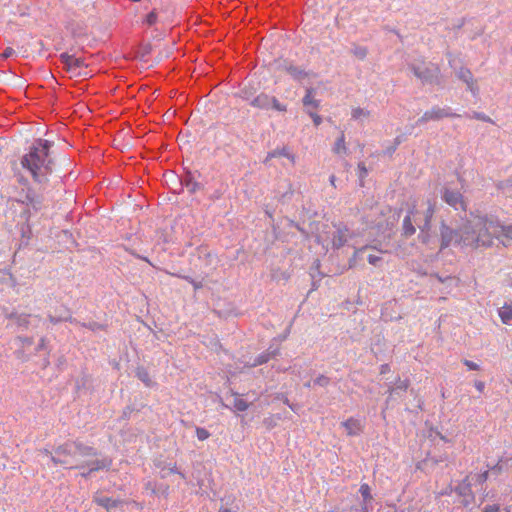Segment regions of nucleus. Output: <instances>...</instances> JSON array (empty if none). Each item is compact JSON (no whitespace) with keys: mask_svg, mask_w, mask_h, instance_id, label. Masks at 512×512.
I'll return each mask as SVG.
<instances>
[{"mask_svg":"<svg viewBox=\"0 0 512 512\" xmlns=\"http://www.w3.org/2000/svg\"><path fill=\"white\" fill-rule=\"evenodd\" d=\"M284 70L296 80H302L309 76V73L305 72L303 69L295 67L292 64H286L284 66Z\"/></svg>","mask_w":512,"mask_h":512,"instance_id":"a211bd4d","label":"nucleus"},{"mask_svg":"<svg viewBox=\"0 0 512 512\" xmlns=\"http://www.w3.org/2000/svg\"><path fill=\"white\" fill-rule=\"evenodd\" d=\"M358 170L360 172V175H359L360 178H364L367 175V169H366L364 163H359L358 164Z\"/></svg>","mask_w":512,"mask_h":512,"instance_id":"ea45409f","label":"nucleus"},{"mask_svg":"<svg viewBox=\"0 0 512 512\" xmlns=\"http://www.w3.org/2000/svg\"><path fill=\"white\" fill-rule=\"evenodd\" d=\"M498 240L504 245L512 244V224L504 225L499 223Z\"/></svg>","mask_w":512,"mask_h":512,"instance_id":"ddd939ff","label":"nucleus"},{"mask_svg":"<svg viewBox=\"0 0 512 512\" xmlns=\"http://www.w3.org/2000/svg\"><path fill=\"white\" fill-rule=\"evenodd\" d=\"M389 370V366L387 364L381 366V373H386Z\"/></svg>","mask_w":512,"mask_h":512,"instance_id":"49530a36","label":"nucleus"},{"mask_svg":"<svg viewBox=\"0 0 512 512\" xmlns=\"http://www.w3.org/2000/svg\"><path fill=\"white\" fill-rule=\"evenodd\" d=\"M329 181H330V184L333 186V187H336L335 185V181H336V177L335 175H331L330 178H329Z\"/></svg>","mask_w":512,"mask_h":512,"instance_id":"a18cd8bd","label":"nucleus"},{"mask_svg":"<svg viewBox=\"0 0 512 512\" xmlns=\"http://www.w3.org/2000/svg\"><path fill=\"white\" fill-rule=\"evenodd\" d=\"M435 212V204L432 201H428V207L426 211V217H425V228H428L430 226L431 219Z\"/></svg>","mask_w":512,"mask_h":512,"instance_id":"5701e85b","label":"nucleus"},{"mask_svg":"<svg viewBox=\"0 0 512 512\" xmlns=\"http://www.w3.org/2000/svg\"><path fill=\"white\" fill-rule=\"evenodd\" d=\"M475 228L477 238L475 241L476 248H490L494 239H498L499 222L488 219L487 217H475ZM474 243V241H472Z\"/></svg>","mask_w":512,"mask_h":512,"instance_id":"7ed1b4c3","label":"nucleus"},{"mask_svg":"<svg viewBox=\"0 0 512 512\" xmlns=\"http://www.w3.org/2000/svg\"><path fill=\"white\" fill-rule=\"evenodd\" d=\"M315 383L320 386H325L329 383V379L324 375H320L315 379Z\"/></svg>","mask_w":512,"mask_h":512,"instance_id":"f704fd0d","label":"nucleus"},{"mask_svg":"<svg viewBox=\"0 0 512 512\" xmlns=\"http://www.w3.org/2000/svg\"><path fill=\"white\" fill-rule=\"evenodd\" d=\"M276 352L277 351H274L273 353H264V354L260 355L254 362L253 366H257V365L266 363L271 357L276 355Z\"/></svg>","mask_w":512,"mask_h":512,"instance_id":"bb28decb","label":"nucleus"},{"mask_svg":"<svg viewBox=\"0 0 512 512\" xmlns=\"http://www.w3.org/2000/svg\"><path fill=\"white\" fill-rule=\"evenodd\" d=\"M14 54V50L11 47H7L4 52L1 54V57L7 59Z\"/></svg>","mask_w":512,"mask_h":512,"instance_id":"58836bf2","label":"nucleus"},{"mask_svg":"<svg viewBox=\"0 0 512 512\" xmlns=\"http://www.w3.org/2000/svg\"><path fill=\"white\" fill-rule=\"evenodd\" d=\"M303 104L306 107H312L314 109H317L319 107L318 101L314 98V90L313 89H307L306 95L303 98Z\"/></svg>","mask_w":512,"mask_h":512,"instance_id":"6ab92c4d","label":"nucleus"},{"mask_svg":"<svg viewBox=\"0 0 512 512\" xmlns=\"http://www.w3.org/2000/svg\"><path fill=\"white\" fill-rule=\"evenodd\" d=\"M251 105L260 109H269L271 105L270 96L267 94H259L252 101Z\"/></svg>","mask_w":512,"mask_h":512,"instance_id":"f3484780","label":"nucleus"},{"mask_svg":"<svg viewBox=\"0 0 512 512\" xmlns=\"http://www.w3.org/2000/svg\"><path fill=\"white\" fill-rule=\"evenodd\" d=\"M482 477L484 478V480H486L488 477V472L483 473Z\"/></svg>","mask_w":512,"mask_h":512,"instance_id":"09e8293b","label":"nucleus"},{"mask_svg":"<svg viewBox=\"0 0 512 512\" xmlns=\"http://www.w3.org/2000/svg\"><path fill=\"white\" fill-rule=\"evenodd\" d=\"M456 114L449 111V109L434 107L426 111L419 119V122H428L430 120H439L445 117H455Z\"/></svg>","mask_w":512,"mask_h":512,"instance_id":"1a4fd4ad","label":"nucleus"},{"mask_svg":"<svg viewBox=\"0 0 512 512\" xmlns=\"http://www.w3.org/2000/svg\"><path fill=\"white\" fill-rule=\"evenodd\" d=\"M167 473L178 474V475H180L181 478L185 479V474H183V473L178 471L177 465L175 463L174 464H170L168 466Z\"/></svg>","mask_w":512,"mask_h":512,"instance_id":"473e14b6","label":"nucleus"},{"mask_svg":"<svg viewBox=\"0 0 512 512\" xmlns=\"http://www.w3.org/2000/svg\"><path fill=\"white\" fill-rule=\"evenodd\" d=\"M190 284H192L194 290H199L203 287V284L200 281L190 280Z\"/></svg>","mask_w":512,"mask_h":512,"instance_id":"c03bdc74","label":"nucleus"},{"mask_svg":"<svg viewBox=\"0 0 512 512\" xmlns=\"http://www.w3.org/2000/svg\"><path fill=\"white\" fill-rule=\"evenodd\" d=\"M409 387L408 380H402L400 378L397 379L395 385L389 389L390 395L393 394L396 390L406 391Z\"/></svg>","mask_w":512,"mask_h":512,"instance_id":"412c9836","label":"nucleus"},{"mask_svg":"<svg viewBox=\"0 0 512 512\" xmlns=\"http://www.w3.org/2000/svg\"><path fill=\"white\" fill-rule=\"evenodd\" d=\"M137 376L139 377L140 380H142L147 386H149L151 384V379L149 377V373L147 372V370L141 368V369H138L137 371Z\"/></svg>","mask_w":512,"mask_h":512,"instance_id":"cd10ccee","label":"nucleus"},{"mask_svg":"<svg viewBox=\"0 0 512 512\" xmlns=\"http://www.w3.org/2000/svg\"><path fill=\"white\" fill-rule=\"evenodd\" d=\"M359 492L362 495L365 502H369L372 500L371 489L367 483L361 484Z\"/></svg>","mask_w":512,"mask_h":512,"instance_id":"b1692460","label":"nucleus"},{"mask_svg":"<svg viewBox=\"0 0 512 512\" xmlns=\"http://www.w3.org/2000/svg\"><path fill=\"white\" fill-rule=\"evenodd\" d=\"M22 202L37 211L42 207V196L32 188H28Z\"/></svg>","mask_w":512,"mask_h":512,"instance_id":"9b49d317","label":"nucleus"},{"mask_svg":"<svg viewBox=\"0 0 512 512\" xmlns=\"http://www.w3.org/2000/svg\"><path fill=\"white\" fill-rule=\"evenodd\" d=\"M415 214V205L412 207V209L409 210L408 214L403 219L402 229H403V235L405 237L412 236L416 229L414 225L412 224V216Z\"/></svg>","mask_w":512,"mask_h":512,"instance_id":"4468645a","label":"nucleus"},{"mask_svg":"<svg viewBox=\"0 0 512 512\" xmlns=\"http://www.w3.org/2000/svg\"><path fill=\"white\" fill-rule=\"evenodd\" d=\"M62 63L64 64L67 71L71 72L75 76L86 75L81 70L86 68L83 59L77 58L73 55L63 53L60 56Z\"/></svg>","mask_w":512,"mask_h":512,"instance_id":"423d86ee","label":"nucleus"},{"mask_svg":"<svg viewBox=\"0 0 512 512\" xmlns=\"http://www.w3.org/2000/svg\"><path fill=\"white\" fill-rule=\"evenodd\" d=\"M369 248H371V249H375V250L380 251V252H383L381 249H379V248H378L377 246H375V245H373V246L366 245V246H363V247H361V248L356 249V250H355V252H354V255H353V256H354V257H357L360 253L364 252L365 250H367V249H369Z\"/></svg>","mask_w":512,"mask_h":512,"instance_id":"7c9ffc66","label":"nucleus"},{"mask_svg":"<svg viewBox=\"0 0 512 512\" xmlns=\"http://www.w3.org/2000/svg\"><path fill=\"white\" fill-rule=\"evenodd\" d=\"M351 115H352L353 119L357 120V119H360L362 117H364V118L369 117L370 112L368 110L363 109V108L356 107V108L352 109Z\"/></svg>","mask_w":512,"mask_h":512,"instance_id":"393cba45","label":"nucleus"},{"mask_svg":"<svg viewBox=\"0 0 512 512\" xmlns=\"http://www.w3.org/2000/svg\"><path fill=\"white\" fill-rule=\"evenodd\" d=\"M477 234L478 232H476L474 217L463 225V235L462 238H459L458 242L461 243L462 248L467 247L477 250L478 248H476V244L472 243V241H476Z\"/></svg>","mask_w":512,"mask_h":512,"instance_id":"39448f33","label":"nucleus"},{"mask_svg":"<svg viewBox=\"0 0 512 512\" xmlns=\"http://www.w3.org/2000/svg\"><path fill=\"white\" fill-rule=\"evenodd\" d=\"M233 406L237 411L243 412L249 408V404L239 396H236L233 401Z\"/></svg>","mask_w":512,"mask_h":512,"instance_id":"4be33fe9","label":"nucleus"},{"mask_svg":"<svg viewBox=\"0 0 512 512\" xmlns=\"http://www.w3.org/2000/svg\"><path fill=\"white\" fill-rule=\"evenodd\" d=\"M50 146V141L39 139L21 159L22 167L27 169L37 182H42L52 172L53 162L49 158Z\"/></svg>","mask_w":512,"mask_h":512,"instance_id":"f03ea898","label":"nucleus"},{"mask_svg":"<svg viewBox=\"0 0 512 512\" xmlns=\"http://www.w3.org/2000/svg\"><path fill=\"white\" fill-rule=\"evenodd\" d=\"M463 364L469 369V370H479L480 367L477 363L473 362V361H470V360H467V359H464L463 360Z\"/></svg>","mask_w":512,"mask_h":512,"instance_id":"72a5a7b5","label":"nucleus"},{"mask_svg":"<svg viewBox=\"0 0 512 512\" xmlns=\"http://www.w3.org/2000/svg\"><path fill=\"white\" fill-rule=\"evenodd\" d=\"M474 386H475V388H476L479 392H483V391H484V388H485V384H484V382H482V381H475Z\"/></svg>","mask_w":512,"mask_h":512,"instance_id":"37998d69","label":"nucleus"},{"mask_svg":"<svg viewBox=\"0 0 512 512\" xmlns=\"http://www.w3.org/2000/svg\"><path fill=\"white\" fill-rule=\"evenodd\" d=\"M463 235V226L459 229H452L445 223H442L440 226V237H441V245L440 249H445L450 245H455L461 247V243L458 242L459 238H462Z\"/></svg>","mask_w":512,"mask_h":512,"instance_id":"20e7f679","label":"nucleus"},{"mask_svg":"<svg viewBox=\"0 0 512 512\" xmlns=\"http://www.w3.org/2000/svg\"><path fill=\"white\" fill-rule=\"evenodd\" d=\"M475 117L479 120H482V121H486V122H492L491 118L484 115V114H481V113H476L475 114Z\"/></svg>","mask_w":512,"mask_h":512,"instance_id":"a19ab883","label":"nucleus"},{"mask_svg":"<svg viewBox=\"0 0 512 512\" xmlns=\"http://www.w3.org/2000/svg\"><path fill=\"white\" fill-rule=\"evenodd\" d=\"M500 511V507L499 505H496V504H493V505H487L484 509H483V512H499Z\"/></svg>","mask_w":512,"mask_h":512,"instance_id":"c9c22d12","label":"nucleus"},{"mask_svg":"<svg viewBox=\"0 0 512 512\" xmlns=\"http://www.w3.org/2000/svg\"><path fill=\"white\" fill-rule=\"evenodd\" d=\"M458 77L467 84L468 89L472 93L477 92V87L475 86V80L473 75L469 69L461 68L458 72Z\"/></svg>","mask_w":512,"mask_h":512,"instance_id":"2eb2a0df","label":"nucleus"},{"mask_svg":"<svg viewBox=\"0 0 512 512\" xmlns=\"http://www.w3.org/2000/svg\"><path fill=\"white\" fill-rule=\"evenodd\" d=\"M348 436L360 435L364 430V423L360 419L350 417L341 423Z\"/></svg>","mask_w":512,"mask_h":512,"instance_id":"9d476101","label":"nucleus"},{"mask_svg":"<svg viewBox=\"0 0 512 512\" xmlns=\"http://www.w3.org/2000/svg\"><path fill=\"white\" fill-rule=\"evenodd\" d=\"M367 260H368L369 264H371L373 266H377L381 261V257L374 255V254H369L367 257Z\"/></svg>","mask_w":512,"mask_h":512,"instance_id":"2f4dec72","label":"nucleus"},{"mask_svg":"<svg viewBox=\"0 0 512 512\" xmlns=\"http://www.w3.org/2000/svg\"><path fill=\"white\" fill-rule=\"evenodd\" d=\"M196 436L200 441H204L210 437V433L205 428L197 427L196 428Z\"/></svg>","mask_w":512,"mask_h":512,"instance_id":"c85d7f7f","label":"nucleus"},{"mask_svg":"<svg viewBox=\"0 0 512 512\" xmlns=\"http://www.w3.org/2000/svg\"><path fill=\"white\" fill-rule=\"evenodd\" d=\"M309 115L311 116V118L313 119V122L316 126L320 125L321 122H322V118L320 115L316 114V113H313V112H309Z\"/></svg>","mask_w":512,"mask_h":512,"instance_id":"4c0bfd02","label":"nucleus"},{"mask_svg":"<svg viewBox=\"0 0 512 512\" xmlns=\"http://www.w3.org/2000/svg\"><path fill=\"white\" fill-rule=\"evenodd\" d=\"M442 199L455 210L466 209L463 195L457 190L445 188L443 191Z\"/></svg>","mask_w":512,"mask_h":512,"instance_id":"6e6552de","label":"nucleus"},{"mask_svg":"<svg viewBox=\"0 0 512 512\" xmlns=\"http://www.w3.org/2000/svg\"><path fill=\"white\" fill-rule=\"evenodd\" d=\"M275 155H282V156H285V157H288L289 159H291L292 161H294V156L293 155H289L285 150H282L280 152H274L272 154V156H275Z\"/></svg>","mask_w":512,"mask_h":512,"instance_id":"79ce46f5","label":"nucleus"},{"mask_svg":"<svg viewBox=\"0 0 512 512\" xmlns=\"http://www.w3.org/2000/svg\"><path fill=\"white\" fill-rule=\"evenodd\" d=\"M270 100V108H273L279 112H285L287 110V106L285 104L280 103L275 97L270 96Z\"/></svg>","mask_w":512,"mask_h":512,"instance_id":"a878e982","label":"nucleus"},{"mask_svg":"<svg viewBox=\"0 0 512 512\" xmlns=\"http://www.w3.org/2000/svg\"><path fill=\"white\" fill-rule=\"evenodd\" d=\"M498 315L503 324L509 325L512 322V303H505L499 310Z\"/></svg>","mask_w":512,"mask_h":512,"instance_id":"dca6fc26","label":"nucleus"},{"mask_svg":"<svg viewBox=\"0 0 512 512\" xmlns=\"http://www.w3.org/2000/svg\"><path fill=\"white\" fill-rule=\"evenodd\" d=\"M346 150H347V148H346V143H345V136L343 133H341L340 137L337 139V141L334 145L333 151L336 154H341V153H345Z\"/></svg>","mask_w":512,"mask_h":512,"instance_id":"aec40b11","label":"nucleus"},{"mask_svg":"<svg viewBox=\"0 0 512 512\" xmlns=\"http://www.w3.org/2000/svg\"><path fill=\"white\" fill-rule=\"evenodd\" d=\"M411 69L414 75L423 82H432L435 74L439 71L438 67L432 64H426L425 62L419 65H412Z\"/></svg>","mask_w":512,"mask_h":512,"instance_id":"0eeeda50","label":"nucleus"},{"mask_svg":"<svg viewBox=\"0 0 512 512\" xmlns=\"http://www.w3.org/2000/svg\"><path fill=\"white\" fill-rule=\"evenodd\" d=\"M221 512H232L230 509H223Z\"/></svg>","mask_w":512,"mask_h":512,"instance_id":"8fccbe9b","label":"nucleus"},{"mask_svg":"<svg viewBox=\"0 0 512 512\" xmlns=\"http://www.w3.org/2000/svg\"><path fill=\"white\" fill-rule=\"evenodd\" d=\"M176 276H177V277H179V278H183V279H185V280H186V281H188L189 283H190V280H193V279H192L191 277H189V276H181V275H176Z\"/></svg>","mask_w":512,"mask_h":512,"instance_id":"de8ad7c7","label":"nucleus"},{"mask_svg":"<svg viewBox=\"0 0 512 512\" xmlns=\"http://www.w3.org/2000/svg\"><path fill=\"white\" fill-rule=\"evenodd\" d=\"M50 455L52 462L55 465H64L69 469H88V474L91 472L99 471L104 468H109L112 460L104 459H90L97 456V450L85 444L80 440L67 441L59 445L54 454L47 451Z\"/></svg>","mask_w":512,"mask_h":512,"instance_id":"f257e3e1","label":"nucleus"},{"mask_svg":"<svg viewBox=\"0 0 512 512\" xmlns=\"http://www.w3.org/2000/svg\"><path fill=\"white\" fill-rule=\"evenodd\" d=\"M157 22V14L155 11H151L147 16H146V23L148 25H154L155 23Z\"/></svg>","mask_w":512,"mask_h":512,"instance_id":"c756f323","label":"nucleus"},{"mask_svg":"<svg viewBox=\"0 0 512 512\" xmlns=\"http://www.w3.org/2000/svg\"><path fill=\"white\" fill-rule=\"evenodd\" d=\"M94 502H96L99 506L105 508L107 511H111L112 509L118 507L121 504L120 500L102 496L99 494H96L94 496Z\"/></svg>","mask_w":512,"mask_h":512,"instance_id":"f8f14e48","label":"nucleus"},{"mask_svg":"<svg viewBox=\"0 0 512 512\" xmlns=\"http://www.w3.org/2000/svg\"><path fill=\"white\" fill-rule=\"evenodd\" d=\"M354 54L360 58V59H364L367 55V50L365 48H359V49H356Z\"/></svg>","mask_w":512,"mask_h":512,"instance_id":"e433bc0d","label":"nucleus"}]
</instances>
